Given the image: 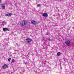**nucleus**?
<instances>
[{"instance_id":"3","label":"nucleus","mask_w":74,"mask_h":74,"mask_svg":"<svg viewBox=\"0 0 74 74\" xmlns=\"http://www.w3.org/2000/svg\"><path fill=\"white\" fill-rule=\"evenodd\" d=\"M42 15H43V17L44 18H47V17H48V14L46 13H42Z\"/></svg>"},{"instance_id":"7","label":"nucleus","mask_w":74,"mask_h":74,"mask_svg":"<svg viewBox=\"0 0 74 74\" xmlns=\"http://www.w3.org/2000/svg\"><path fill=\"white\" fill-rule=\"evenodd\" d=\"M5 22L4 21H0V24L1 25H4V23H5Z\"/></svg>"},{"instance_id":"5","label":"nucleus","mask_w":74,"mask_h":74,"mask_svg":"<svg viewBox=\"0 0 74 74\" xmlns=\"http://www.w3.org/2000/svg\"><path fill=\"white\" fill-rule=\"evenodd\" d=\"M26 40L27 42H30V41H32V39L29 38H27Z\"/></svg>"},{"instance_id":"12","label":"nucleus","mask_w":74,"mask_h":74,"mask_svg":"<svg viewBox=\"0 0 74 74\" xmlns=\"http://www.w3.org/2000/svg\"><path fill=\"white\" fill-rule=\"evenodd\" d=\"M40 6H41V5H40V4H38L37 5V7H40Z\"/></svg>"},{"instance_id":"10","label":"nucleus","mask_w":74,"mask_h":74,"mask_svg":"<svg viewBox=\"0 0 74 74\" xmlns=\"http://www.w3.org/2000/svg\"><path fill=\"white\" fill-rule=\"evenodd\" d=\"M8 29L7 28H4L3 29V31H7V30H8Z\"/></svg>"},{"instance_id":"11","label":"nucleus","mask_w":74,"mask_h":74,"mask_svg":"<svg viewBox=\"0 0 74 74\" xmlns=\"http://www.w3.org/2000/svg\"><path fill=\"white\" fill-rule=\"evenodd\" d=\"M61 54V53H60V52H58L57 53V56H60Z\"/></svg>"},{"instance_id":"19","label":"nucleus","mask_w":74,"mask_h":74,"mask_svg":"<svg viewBox=\"0 0 74 74\" xmlns=\"http://www.w3.org/2000/svg\"><path fill=\"white\" fill-rule=\"evenodd\" d=\"M1 2V0H0V3Z\"/></svg>"},{"instance_id":"14","label":"nucleus","mask_w":74,"mask_h":74,"mask_svg":"<svg viewBox=\"0 0 74 74\" xmlns=\"http://www.w3.org/2000/svg\"><path fill=\"white\" fill-rule=\"evenodd\" d=\"M11 58H9L8 59V62H10V60H11Z\"/></svg>"},{"instance_id":"8","label":"nucleus","mask_w":74,"mask_h":74,"mask_svg":"<svg viewBox=\"0 0 74 74\" xmlns=\"http://www.w3.org/2000/svg\"><path fill=\"white\" fill-rule=\"evenodd\" d=\"M12 15V14L11 13H9L8 14H5V16H11V15Z\"/></svg>"},{"instance_id":"2","label":"nucleus","mask_w":74,"mask_h":74,"mask_svg":"<svg viewBox=\"0 0 74 74\" xmlns=\"http://www.w3.org/2000/svg\"><path fill=\"white\" fill-rule=\"evenodd\" d=\"M65 44L68 45V46H69L70 44V40H67V41L65 42Z\"/></svg>"},{"instance_id":"18","label":"nucleus","mask_w":74,"mask_h":74,"mask_svg":"<svg viewBox=\"0 0 74 74\" xmlns=\"http://www.w3.org/2000/svg\"><path fill=\"white\" fill-rule=\"evenodd\" d=\"M17 50H15V51H16Z\"/></svg>"},{"instance_id":"16","label":"nucleus","mask_w":74,"mask_h":74,"mask_svg":"<svg viewBox=\"0 0 74 74\" xmlns=\"http://www.w3.org/2000/svg\"><path fill=\"white\" fill-rule=\"evenodd\" d=\"M58 16H59V18L60 17V15L59 14H58Z\"/></svg>"},{"instance_id":"15","label":"nucleus","mask_w":74,"mask_h":74,"mask_svg":"<svg viewBox=\"0 0 74 74\" xmlns=\"http://www.w3.org/2000/svg\"><path fill=\"white\" fill-rule=\"evenodd\" d=\"M48 40L49 41H51V39H48Z\"/></svg>"},{"instance_id":"17","label":"nucleus","mask_w":74,"mask_h":74,"mask_svg":"<svg viewBox=\"0 0 74 74\" xmlns=\"http://www.w3.org/2000/svg\"><path fill=\"white\" fill-rule=\"evenodd\" d=\"M52 41H53V39H52L51 40Z\"/></svg>"},{"instance_id":"13","label":"nucleus","mask_w":74,"mask_h":74,"mask_svg":"<svg viewBox=\"0 0 74 74\" xmlns=\"http://www.w3.org/2000/svg\"><path fill=\"white\" fill-rule=\"evenodd\" d=\"M12 62H13V63H14V62H15V60H14V59H13L12 60Z\"/></svg>"},{"instance_id":"1","label":"nucleus","mask_w":74,"mask_h":74,"mask_svg":"<svg viewBox=\"0 0 74 74\" xmlns=\"http://www.w3.org/2000/svg\"><path fill=\"white\" fill-rule=\"evenodd\" d=\"M26 23L25 20H22V22L20 23V24L21 26H25V25H26Z\"/></svg>"},{"instance_id":"9","label":"nucleus","mask_w":74,"mask_h":74,"mask_svg":"<svg viewBox=\"0 0 74 74\" xmlns=\"http://www.w3.org/2000/svg\"><path fill=\"white\" fill-rule=\"evenodd\" d=\"M1 7L3 9H5V6H4V4H1Z\"/></svg>"},{"instance_id":"6","label":"nucleus","mask_w":74,"mask_h":74,"mask_svg":"<svg viewBox=\"0 0 74 74\" xmlns=\"http://www.w3.org/2000/svg\"><path fill=\"white\" fill-rule=\"evenodd\" d=\"M31 23H32V24H33V25H36V23L34 20H33L31 21Z\"/></svg>"},{"instance_id":"4","label":"nucleus","mask_w":74,"mask_h":74,"mask_svg":"<svg viewBox=\"0 0 74 74\" xmlns=\"http://www.w3.org/2000/svg\"><path fill=\"white\" fill-rule=\"evenodd\" d=\"M7 67H8V66L6 64H3V66H2V68L3 69H5V68H7Z\"/></svg>"}]
</instances>
